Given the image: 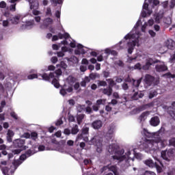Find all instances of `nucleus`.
I'll return each instance as SVG.
<instances>
[{
  "instance_id": "nucleus-1",
  "label": "nucleus",
  "mask_w": 175,
  "mask_h": 175,
  "mask_svg": "<svg viewBox=\"0 0 175 175\" xmlns=\"http://www.w3.org/2000/svg\"><path fill=\"white\" fill-rule=\"evenodd\" d=\"M142 135L147 137L144 142L139 145V148L144 150L145 152L150 154L157 162L154 163L152 159H148L144 161L145 165L149 167H155L157 169V173H162V167H163V162L159 160V157H158V152H159V148H165L167 146V141L165 139H162L163 135H165V129L161 126V129L155 133H150L146 129H144L142 131Z\"/></svg>"
},
{
  "instance_id": "nucleus-2",
  "label": "nucleus",
  "mask_w": 175,
  "mask_h": 175,
  "mask_svg": "<svg viewBox=\"0 0 175 175\" xmlns=\"http://www.w3.org/2000/svg\"><path fill=\"white\" fill-rule=\"evenodd\" d=\"M140 25V20L135 23L132 30L127 33L118 44H116L114 49L117 50H124L127 49L129 54H132L135 47H139L142 44V40L144 39L143 34L137 31V27Z\"/></svg>"
},
{
  "instance_id": "nucleus-3",
  "label": "nucleus",
  "mask_w": 175,
  "mask_h": 175,
  "mask_svg": "<svg viewBox=\"0 0 175 175\" xmlns=\"http://www.w3.org/2000/svg\"><path fill=\"white\" fill-rule=\"evenodd\" d=\"M56 66L59 68L54 72H51L49 75H47V73H44L43 75L39 74L38 75L36 74H31L28 75L27 78L29 80H33V79H39V76H40L42 79L45 80V81H50L51 79H53V85H54L55 88H59V82L58 81V79L59 76L62 75V70L61 69L65 70V69L68 68V64H66L65 62L62 61L60 64H57Z\"/></svg>"
},
{
  "instance_id": "nucleus-4",
  "label": "nucleus",
  "mask_w": 175,
  "mask_h": 175,
  "mask_svg": "<svg viewBox=\"0 0 175 175\" xmlns=\"http://www.w3.org/2000/svg\"><path fill=\"white\" fill-rule=\"evenodd\" d=\"M107 150L111 155L114 154L112 158L118 161V163L120 164L122 167L126 168L129 165L128 161L129 159V155H131V149L125 150L120 149V146L117 144H111L107 148Z\"/></svg>"
},
{
  "instance_id": "nucleus-5",
  "label": "nucleus",
  "mask_w": 175,
  "mask_h": 175,
  "mask_svg": "<svg viewBox=\"0 0 175 175\" xmlns=\"http://www.w3.org/2000/svg\"><path fill=\"white\" fill-rule=\"evenodd\" d=\"M32 155V150H28L25 153L23 154L20 156L19 159L14 161L12 164L10 165V167H3L1 168L2 173L3 175H10L13 174L16 170H17V167L27 159V158H29Z\"/></svg>"
},
{
  "instance_id": "nucleus-6",
  "label": "nucleus",
  "mask_w": 175,
  "mask_h": 175,
  "mask_svg": "<svg viewBox=\"0 0 175 175\" xmlns=\"http://www.w3.org/2000/svg\"><path fill=\"white\" fill-rule=\"evenodd\" d=\"M25 139H16L13 142V146L15 148L19 149H14L12 150V152L8 154V159H12L14 155H18L21 151L24 150H27V146H25Z\"/></svg>"
},
{
  "instance_id": "nucleus-7",
  "label": "nucleus",
  "mask_w": 175,
  "mask_h": 175,
  "mask_svg": "<svg viewBox=\"0 0 175 175\" xmlns=\"http://www.w3.org/2000/svg\"><path fill=\"white\" fill-rule=\"evenodd\" d=\"M70 38V36L68 33H65L64 34L59 33L58 36H53L52 38L53 42H55V40H58V39H65L64 40L61 42V44H64V46H66L70 44V47L75 49L76 47V41L73 42H68V39Z\"/></svg>"
},
{
  "instance_id": "nucleus-8",
  "label": "nucleus",
  "mask_w": 175,
  "mask_h": 175,
  "mask_svg": "<svg viewBox=\"0 0 175 175\" xmlns=\"http://www.w3.org/2000/svg\"><path fill=\"white\" fill-rule=\"evenodd\" d=\"M85 53L90 54L92 57H97L98 53L96 51H93L92 49H90L81 44H77V49L75 50V54L76 55H80V54L84 55Z\"/></svg>"
},
{
  "instance_id": "nucleus-9",
  "label": "nucleus",
  "mask_w": 175,
  "mask_h": 175,
  "mask_svg": "<svg viewBox=\"0 0 175 175\" xmlns=\"http://www.w3.org/2000/svg\"><path fill=\"white\" fill-rule=\"evenodd\" d=\"M103 139L99 136V135H95L94 137L91 138L89 141V144L90 146H96V151L97 152H102L103 150Z\"/></svg>"
},
{
  "instance_id": "nucleus-10",
  "label": "nucleus",
  "mask_w": 175,
  "mask_h": 175,
  "mask_svg": "<svg viewBox=\"0 0 175 175\" xmlns=\"http://www.w3.org/2000/svg\"><path fill=\"white\" fill-rule=\"evenodd\" d=\"M175 149H169L168 150H163L161 152V158L165 162H170V159L174 157Z\"/></svg>"
},
{
  "instance_id": "nucleus-11",
  "label": "nucleus",
  "mask_w": 175,
  "mask_h": 175,
  "mask_svg": "<svg viewBox=\"0 0 175 175\" xmlns=\"http://www.w3.org/2000/svg\"><path fill=\"white\" fill-rule=\"evenodd\" d=\"M145 85L146 87H150V85H157L159 83V80L155 79V77L146 75L145 76Z\"/></svg>"
},
{
  "instance_id": "nucleus-12",
  "label": "nucleus",
  "mask_w": 175,
  "mask_h": 175,
  "mask_svg": "<svg viewBox=\"0 0 175 175\" xmlns=\"http://www.w3.org/2000/svg\"><path fill=\"white\" fill-rule=\"evenodd\" d=\"M116 132V126L109 125L107 128V131L105 133V137L107 140L113 142L114 140V133Z\"/></svg>"
},
{
  "instance_id": "nucleus-13",
  "label": "nucleus",
  "mask_w": 175,
  "mask_h": 175,
  "mask_svg": "<svg viewBox=\"0 0 175 175\" xmlns=\"http://www.w3.org/2000/svg\"><path fill=\"white\" fill-rule=\"evenodd\" d=\"M89 131H90V128H88L87 126L83 127L81 133L79 134L77 136L76 142H79V140H81V139H83V140L84 142H88V132H89Z\"/></svg>"
},
{
  "instance_id": "nucleus-14",
  "label": "nucleus",
  "mask_w": 175,
  "mask_h": 175,
  "mask_svg": "<svg viewBox=\"0 0 175 175\" xmlns=\"http://www.w3.org/2000/svg\"><path fill=\"white\" fill-rule=\"evenodd\" d=\"M139 20H140V24L138 25L137 29L138 32H139V33H141V35H143L144 36V38L142 40V43H143V41H144V40L146 39V36L144 34L146 33V29L147 28V26L148 25V24L147 23V22H145L144 24L142 26V28H141L142 31H140L139 30V27L142 25V17H139L137 23L139 21Z\"/></svg>"
},
{
  "instance_id": "nucleus-15",
  "label": "nucleus",
  "mask_w": 175,
  "mask_h": 175,
  "mask_svg": "<svg viewBox=\"0 0 175 175\" xmlns=\"http://www.w3.org/2000/svg\"><path fill=\"white\" fill-rule=\"evenodd\" d=\"M73 92V88L72 86H67L64 85L59 91V94H62V96H66L68 94H70V92Z\"/></svg>"
},
{
  "instance_id": "nucleus-16",
  "label": "nucleus",
  "mask_w": 175,
  "mask_h": 175,
  "mask_svg": "<svg viewBox=\"0 0 175 175\" xmlns=\"http://www.w3.org/2000/svg\"><path fill=\"white\" fill-rule=\"evenodd\" d=\"M53 21L51 18H46L43 20V23L40 25V29H47L49 25L53 24Z\"/></svg>"
},
{
  "instance_id": "nucleus-17",
  "label": "nucleus",
  "mask_w": 175,
  "mask_h": 175,
  "mask_svg": "<svg viewBox=\"0 0 175 175\" xmlns=\"http://www.w3.org/2000/svg\"><path fill=\"white\" fill-rule=\"evenodd\" d=\"M126 81L128 83L132 82L133 83V90L132 92H135V88H138L139 85H140V83H142V79L135 80L127 78L126 79Z\"/></svg>"
},
{
  "instance_id": "nucleus-18",
  "label": "nucleus",
  "mask_w": 175,
  "mask_h": 175,
  "mask_svg": "<svg viewBox=\"0 0 175 175\" xmlns=\"http://www.w3.org/2000/svg\"><path fill=\"white\" fill-rule=\"evenodd\" d=\"M34 25H35V21L33 19V20L26 21L25 23L22 25V27L24 28L25 29H32Z\"/></svg>"
},
{
  "instance_id": "nucleus-19",
  "label": "nucleus",
  "mask_w": 175,
  "mask_h": 175,
  "mask_svg": "<svg viewBox=\"0 0 175 175\" xmlns=\"http://www.w3.org/2000/svg\"><path fill=\"white\" fill-rule=\"evenodd\" d=\"M151 126H158L161 124V120L158 116H153L150 120Z\"/></svg>"
},
{
  "instance_id": "nucleus-20",
  "label": "nucleus",
  "mask_w": 175,
  "mask_h": 175,
  "mask_svg": "<svg viewBox=\"0 0 175 175\" xmlns=\"http://www.w3.org/2000/svg\"><path fill=\"white\" fill-rule=\"evenodd\" d=\"M155 69L157 72H165V70H167V66L165 65V63L162 62L159 64L156 65Z\"/></svg>"
},
{
  "instance_id": "nucleus-21",
  "label": "nucleus",
  "mask_w": 175,
  "mask_h": 175,
  "mask_svg": "<svg viewBox=\"0 0 175 175\" xmlns=\"http://www.w3.org/2000/svg\"><path fill=\"white\" fill-rule=\"evenodd\" d=\"M31 10L39 9V1L38 0H29Z\"/></svg>"
},
{
  "instance_id": "nucleus-22",
  "label": "nucleus",
  "mask_w": 175,
  "mask_h": 175,
  "mask_svg": "<svg viewBox=\"0 0 175 175\" xmlns=\"http://www.w3.org/2000/svg\"><path fill=\"white\" fill-rule=\"evenodd\" d=\"M133 157H131V154L129 155V160H128V163L129 165L127 167H129V166H131V164L129 163L130 161H132L133 162L135 161V157L137 158V159H142V154L140 153H135V149H133ZM130 153H131V150H130Z\"/></svg>"
},
{
  "instance_id": "nucleus-23",
  "label": "nucleus",
  "mask_w": 175,
  "mask_h": 175,
  "mask_svg": "<svg viewBox=\"0 0 175 175\" xmlns=\"http://www.w3.org/2000/svg\"><path fill=\"white\" fill-rule=\"evenodd\" d=\"M152 64H155V62L151 58H148L146 59V64L142 66V69L144 70H148L150 69V66L152 65Z\"/></svg>"
},
{
  "instance_id": "nucleus-24",
  "label": "nucleus",
  "mask_w": 175,
  "mask_h": 175,
  "mask_svg": "<svg viewBox=\"0 0 175 175\" xmlns=\"http://www.w3.org/2000/svg\"><path fill=\"white\" fill-rule=\"evenodd\" d=\"M142 56L139 54H135L133 57H129L127 59V62L129 64H132V62H136V61H140V58Z\"/></svg>"
},
{
  "instance_id": "nucleus-25",
  "label": "nucleus",
  "mask_w": 175,
  "mask_h": 175,
  "mask_svg": "<svg viewBox=\"0 0 175 175\" xmlns=\"http://www.w3.org/2000/svg\"><path fill=\"white\" fill-rule=\"evenodd\" d=\"M69 65H75L79 63V59L76 56H71L70 57H66Z\"/></svg>"
},
{
  "instance_id": "nucleus-26",
  "label": "nucleus",
  "mask_w": 175,
  "mask_h": 175,
  "mask_svg": "<svg viewBox=\"0 0 175 175\" xmlns=\"http://www.w3.org/2000/svg\"><path fill=\"white\" fill-rule=\"evenodd\" d=\"M172 70L174 72V74L170 72H167L163 75L164 77H167L168 79H175V63L172 65Z\"/></svg>"
},
{
  "instance_id": "nucleus-27",
  "label": "nucleus",
  "mask_w": 175,
  "mask_h": 175,
  "mask_svg": "<svg viewBox=\"0 0 175 175\" xmlns=\"http://www.w3.org/2000/svg\"><path fill=\"white\" fill-rule=\"evenodd\" d=\"M103 125V124L102 123V122L100 120H96V121L93 122L92 124V128H94V129H100V128H102Z\"/></svg>"
},
{
  "instance_id": "nucleus-28",
  "label": "nucleus",
  "mask_w": 175,
  "mask_h": 175,
  "mask_svg": "<svg viewBox=\"0 0 175 175\" xmlns=\"http://www.w3.org/2000/svg\"><path fill=\"white\" fill-rule=\"evenodd\" d=\"M32 13L33 14V16H37L34 17V20L36 23H40V20L41 18L39 16V14H40V11L38 10H33Z\"/></svg>"
},
{
  "instance_id": "nucleus-29",
  "label": "nucleus",
  "mask_w": 175,
  "mask_h": 175,
  "mask_svg": "<svg viewBox=\"0 0 175 175\" xmlns=\"http://www.w3.org/2000/svg\"><path fill=\"white\" fill-rule=\"evenodd\" d=\"M150 114V113H148V111L146 112H143L139 118V121L141 124H143V122H144V121H146V120H147V117L148 116V115Z\"/></svg>"
},
{
  "instance_id": "nucleus-30",
  "label": "nucleus",
  "mask_w": 175,
  "mask_h": 175,
  "mask_svg": "<svg viewBox=\"0 0 175 175\" xmlns=\"http://www.w3.org/2000/svg\"><path fill=\"white\" fill-rule=\"evenodd\" d=\"M144 96V94L142 92H135L132 96L133 100H137L139 98H143Z\"/></svg>"
},
{
  "instance_id": "nucleus-31",
  "label": "nucleus",
  "mask_w": 175,
  "mask_h": 175,
  "mask_svg": "<svg viewBox=\"0 0 175 175\" xmlns=\"http://www.w3.org/2000/svg\"><path fill=\"white\" fill-rule=\"evenodd\" d=\"M102 92L103 94H104V95H107V96H111V94H113V88L107 87L103 89Z\"/></svg>"
},
{
  "instance_id": "nucleus-32",
  "label": "nucleus",
  "mask_w": 175,
  "mask_h": 175,
  "mask_svg": "<svg viewBox=\"0 0 175 175\" xmlns=\"http://www.w3.org/2000/svg\"><path fill=\"white\" fill-rule=\"evenodd\" d=\"M108 56L106 53V51H105V53H101L97 57V61L98 62H102V61H105V59H107Z\"/></svg>"
},
{
  "instance_id": "nucleus-33",
  "label": "nucleus",
  "mask_w": 175,
  "mask_h": 175,
  "mask_svg": "<svg viewBox=\"0 0 175 175\" xmlns=\"http://www.w3.org/2000/svg\"><path fill=\"white\" fill-rule=\"evenodd\" d=\"M10 3H13L12 5H10V10L11 12H16V2H20V0H10Z\"/></svg>"
},
{
  "instance_id": "nucleus-34",
  "label": "nucleus",
  "mask_w": 175,
  "mask_h": 175,
  "mask_svg": "<svg viewBox=\"0 0 175 175\" xmlns=\"http://www.w3.org/2000/svg\"><path fill=\"white\" fill-rule=\"evenodd\" d=\"M174 41L172 39L167 40L165 42V46H167V49H170V50H172L173 47H174Z\"/></svg>"
},
{
  "instance_id": "nucleus-35",
  "label": "nucleus",
  "mask_w": 175,
  "mask_h": 175,
  "mask_svg": "<svg viewBox=\"0 0 175 175\" xmlns=\"http://www.w3.org/2000/svg\"><path fill=\"white\" fill-rule=\"evenodd\" d=\"M21 18V15L18 14L15 16H14L12 19H11V23L12 24H18L20 19Z\"/></svg>"
},
{
  "instance_id": "nucleus-36",
  "label": "nucleus",
  "mask_w": 175,
  "mask_h": 175,
  "mask_svg": "<svg viewBox=\"0 0 175 175\" xmlns=\"http://www.w3.org/2000/svg\"><path fill=\"white\" fill-rule=\"evenodd\" d=\"M67 83L70 85H72V84L75 83V81H76V78H75L73 76L70 75L67 77L66 79Z\"/></svg>"
},
{
  "instance_id": "nucleus-37",
  "label": "nucleus",
  "mask_w": 175,
  "mask_h": 175,
  "mask_svg": "<svg viewBox=\"0 0 175 175\" xmlns=\"http://www.w3.org/2000/svg\"><path fill=\"white\" fill-rule=\"evenodd\" d=\"M6 145L5 144H2V145H0V150L1 151V154L3 155H8V159H9V153H8V152H6Z\"/></svg>"
},
{
  "instance_id": "nucleus-38",
  "label": "nucleus",
  "mask_w": 175,
  "mask_h": 175,
  "mask_svg": "<svg viewBox=\"0 0 175 175\" xmlns=\"http://www.w3.org/2000/svg\"><path fill=\"white\" fill-rule=\"evenodd\" d=\"M159 90H151L149 93V99H152V98L157 96L158 95V94Z\"/></svg>"
},
{
  "instance_id": "nucleus-39",
  "label": "nucleus",
  "mask_w": 175,
  "mask_h": 175,
  "mask_svg": "<svg viewBox=\"0 0 175 175\" xmlns=\"http://www.w3.org/2000/svg\"><path fill=\"white\" fill-rule=\"evenodd\" d=\"M105 53L107 55V57H109V55H110V54L111 55H117V54H118L117 51H116L114 50H111L110 49H106Z\"/></svg>"
},
{
  "instance_id": "nucleus-40",
  "label": "nucleus",
  "mask_w": 175,
  "mask_h": 175,
  "mask_svg": "<svg viewBox=\"0 0 175 175\" xmlns=\"http://www.w3.org/2000/svg\"><path fill=\"white\" fill-rule=\"evenodd\" d=\"M84 114H78L77 116V121L79 125H80L83 122V120H84Z\"/></svg>"
},
{
  "instance_id": "nucleus-41",
  "label": "nucleus",
  "mask_w": 175,
  "mask_h": 175,
  "mask_svg": "<svg viewBox=\"0 0 175 175\" xmlns=\"http://www.w3.org/2000/svg\"><path fill=\"white\" fill-rule=\"evenodd\" d=\"M71 133L72 135H77L79 133V126L77 124H75L71 129Z\"/></svg>"
},
{
  "instance_id": "nucleus-42",
  "label": "nucleus",
  "mask_w": 175,
  "mask_h": 175,
  "mask_svg": "<svg viewBox=\"0 0 175 175\" xmlns=\"http://www.w3.org/2000/svg\"><path fill=\"white\" fill-rule=\"evenodd\" d=\"M89 77L90 79H91V80H95V79H99V77H100V75L96 72L91 73Z\"/></svg>"
},
{
  "instance_id": "nucleus-43",
  "label": "nucleus",
  "mask_w": 175,
  "mask_h": 175,
  "mask_svg": "<svg viewBox=\"0 0 175 175\" xmlns=\"http://www.w3.org/2000/svg\"><path fill=\"white\" fill-rule=\"evenodd\" d=\"M106 81H107L109 84L108 87H110V88H113V87L116 85V82L111 79H107Z\"/></svg>"
},
{
  "instance_id": "nucleus-44",
  "label": "nucleus",
  "mask_w": 175,
  "mask_h": 175,
  "mask_svg": "<svg viewBox=\"0 0 175 175\" xmlns=\"http://www.w3.org/2000/svg\"><path fill=\"white\" fill-rule=\"evenodd\" d=\"M97 84L98 87H107V82L105 81H97Z\"/></svg>"
},
{
  "instance_id": "nucleus-45",
  "label": "nucleus",
  "mask_w": 175,
  "mask_h": 175,
  "mask_svg": "<svg viewBox=\"0 0 175 175\" xmlns=\"http://www.w3.org/2000/svg\"><path fill=\"white\" fill-rule=\"evenodd\" d=\"M162 17H163V15L157 14L155 17V21L157 24H159L161 20H162Z\"/></svg>"
},
{
  "instance_id": "nucleus-46",
  "label": "nucleus",
  "mask_w": 175,
  "mask_h": 175,
  "mask_svg": "<svg viewBox=\"0 0 175 175\" xmlns=\"http://www.w3.org/2000/svg\"><path fill=\"white\" fill-rule=\"evenodd\" d=\"M83 165H85V166H87L88 165H92V161L90 159H85L83 161Z\"/></svg>"
},
{
  "instance_id": "nucleus-47",
  "label": "nucleus",
  "mask_w": 175,
  "mask_h": 175,
  "mask_svg": "<svg viewBox=\"0 0 175 175\" xmlns=\"http://www.w3.org/2000/svg\"><path fill=\"white\" fill-rule=\"evenodd\" d=\"M30 137L31 139H32V140H36V139H38V133L36 132L31 133Z\"/></svg>"
},
{
  "instance_id": "nucleus-48",
  "label": "nucleus",
  "mask_w": 175,
  "mask_h": 175,
  "mask_svg": "<svg viewBox=\"0 0 175 175\" xmlns=\"http://www.w3.org/2000/svg\"><path fill=\"white\" fill-rule=\"evenodd\" d=\"M56 126H60V125H62L64 124V121L62 120V118H60L55 122Z\"/></svg>"
},
{
  "instance_id": "nucleus-49",
  "label": "nucleus",
  "mask_w": 175,
  "mask_h": 175,
  "mask_svg": "<svg viewBox=\"0 0 175 175\" xmlns=\"http://www.w3.org/2000/svg\"><path fill=\"white\" fill-rule=\"evenodd\" d=\"M122 88L124 90V91H128L129 90V85L126 83H124L122 85Z\"/></svg>"
},
{
  "instance_id": "nucleus-50",
  "label": "nucleus",
  "mask_w": 175,
  "mask_h": 175,
  "mask_svg": "<svg viewBox=\"0 0 175 175\" xmlns=\"http://www.w3.org/2000/svg\"><path fill=\"white\" fill-rule=\"evenodd\" d=\"M45 14H46V16H53V13L51 12V8L48 7L46 8V11Z\"/></svg>"
},
{
  "instance_id": "nucleus-51",
  "label": "nucleus",
  "mask_w": 175,
  "mask_h": 175,
  "mask_svg": "<svg viewBox=\"0 0 175 175\" xmlns=\"http://www.w3.org/2000/svg\"><path fill=\"white\" fill-rule=\"evenodd\" d=\"M52 3H57L58 5H62L64 0H50Z\"/></svg>"
},
{
  "instance_id": "nucleus-52",
  "label": "nucleus",
  "mask_w": 175,
  "mask_h": 175,
  "mask_svg": "<svg viewBox=\"0 0 175 175\" xmlns=\"http://www.w3.org/2000/svg\"><path fill=\"white\" fill-rule=\"evenodd\" d=\"M167 175H175V169L174 168H169L167 172Z\"/></svg>"
},
{
  "instance_id": "nucleus-53",
  "label": "nucleus",
  "mask_w": 175,
  "mask_h": 175,
  "mask_svg": "<svg viewBox=\"0 0 175 175\" xmlns=\"http://www.w3.org/2000/svg\"><path fill=\"white\" fill-rule=\"evenodd\" d=\"M149 3H151V2L153 3L154 6H157V5H159V1L158 0H148Z\"/></svg>"
},
{
  "instance_id": "nucleus-54",
  "label": "nucleus",
  "mask_w": 175,
  "mask_h": 175,
  "mask_svg": "<svg viewBox=\"0 0 175 175\" xmlns=\"http://www.w3.org/2000/svg\"><path fill=\"white\" fill-rule=\"evenodd\" d=\"M169 144L170 146H173L174 147H175V138L173 137V138H171L170 140H169Z\"/></svg>"
},
{
  "instance_id": "nucleus-55",
  "label": "nucleus",
  "mask_w": 175,
  "mask_h": 175,
  "mask_svg": "<svg viewBox=\"0 0 175 175\" xmlns=\"http://www.w3.org/2000/svg\"><path fill=\"white\" fill-rule=\"evenodd\" d=\"M55 16L57 17V18H61V10H56Z\"/></svg>"
},
{
  "instance_id": "nucleus-56",
  "label": "nucleus",
  "mask_w": 175,
  "mask_h": 175,
  "mask_svg": "<svg viewBox=\"0 0 175 175\" xmlns=\"http://www.w3.org/2000/svg\"><path fill=\"white\" fill-rule=\"evenodd\" d=\"M105 100L103 99H99L96 100V103L98 106H100V105H105Z\"/></svg>"
},
{
  "instance_id": "nucleus-57",
  "label": "nucleus",
  "mask_w": 175,
  "mask_h": 175,
  "mask_svg": "<svg viewBox=\"0 0 175 175\" xmlns=\"http://www.w3.org/2000/svg\"><path fill=\"white\" fill-rule=\"evenodd\" d=\"M7 136L13 137L14 136V133L12 130H8L7 133Z\"/></svg>"
},
{
  "instance_id": "nucleus-58",
  "label": "nucleus",
  "mask_w": 175,
  "mask_h": 175,
  "mask_svg": "<svg viewBox=\"0 0 175 175\" xmlns=\"http://www.w3.org/2000/svg\"><path fill=\"white\" fill-rule=\"evenodd\" d=\"M6 6H7L6 2H5V1L0 2V8L1 9H5L6 8Z\"/></svg>"
},
{
  "instance_id": "nucleus-59",
  "label": "nucleus",
  "mask_w": 175,
  "mask_h": 175,
  "mask_svg": "<svg viewBox=\"0 0 175 175\" xmlns=\"http://www.w3.org/2000/svg\"><path fill=\"white\" fill-rule=\"evenodd\" d=\"M144 175H157V174H156L155 172H154L146 171V172L144 173Z\"/></svg>"
},
{
  "instance_id": "nucleus-60",
  "label": "nucleus",
  "mask_w": 175,
  "mask_h": 175,
  "mask_svg": "<svg viewBox=\"0 0 175 175\" xmlns=\"http://www.w3.org/2000/svg\"><path fill=\"white\" fill-rule=\"evenodd\" d=\"M79 69H80L81 72H85V70H87V66L81 65V66H80Z\"/></svg>"
},
{
  "instance_id": "nucleus-61",
  "label": "nucleus",
  "mask_w": 175,
  "mask_h": 175,
  "mask_svg": "<svg viewBox=\"0 0 175 175\" xmlns=\"http://www.w3.org/2000/svg\"><path fill=\"white\" fill-rule=\"evenodd\" d=\"M134 69H138V70H140L142 69V64L140 63H137L134 66Z\"/></svg>"
},
{
  "instance_id": "nucleus-62",
  "label": "nucleus",
  "mask_w": 175,
  "mask_h": 175,
  "mask_svg": "<svg viewBox=\"0 0 175 175\" xmlns=\"http://www.w3.org/2000/svg\"><path fill=\"white\" fill-rule=\"evenodd\" d=\"M64 135H70V133H72V131L69 129H66L64 131Z\"/></svg>"
},
{
  "instance_id": "nucleus-63",
  "label": "nucleus",
  "mask_w": 175,
  "mask_h": 175,
  "mask_svg": "<svg viewBox=\"0 0 175 175\" xmlns=\"http://www.w3.org/2000/svg\"><path fill=\"white\" fill-rule=\"evenodd\" d=\"M10 116H11V117H12V118H14V120H18V116H17V115H16V112H11L10 113Z\"/></svg>"
},
{
  "instance_id": "nucleus-64",
  "label": "nucleus",
  "mask_w": 175,
  "mask_h": 175,
  "mask_svg": "<svg viewBox=\"0 0 175 175\" xmlns=\"http://www.w3.org/2000/svg\"><path fill=\"white\" fill-rule=\"evenodd\" d=\"M174 6H175V0H172L170 1V9H173V8H174Z\"/></svg>"
}]
</instances>
